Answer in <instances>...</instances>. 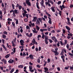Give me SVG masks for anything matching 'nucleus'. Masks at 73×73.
Instances as JSON below:
<instances>
[{"mask_svg": "<svg viewBox=\"0 0 73 73\" xmlns=\"http://www.w3.org/2000/svg\"><path fill=\"white\" fill-rule=\"evenodd\" d=\"M20 42L21 45H22L23 46H24V40H21L20 41Z\"/></svg>", "mask_w": 73, "mask_h": 73, "instance_id": "obj_1", "label": "nucleus"}, {"mask_svg": "<svg viewBox=\"0 0 73 73\" xmlns=\"http://www.w3.org/2000/svg\"><path fill=\"white\" fill-rule=\"evenodd\" d=\"M51 9L53 12H55V7H51Z\"/></svg>", "mask_w": 73, "mask_h": 73, "instance_id": "obj_2", "label": "nucleus"}, {"mask_svg": "<svg viewBox=\"0 0 73 73\" xmlns=\"http://www.w3.org/2000/svg\"><path fill=\"white\" fill-rule=\"evenodd\" d=\"M60 7L61 9V11H62V10H63V9L65 8L64 5H62V6H60Z\"/></svg>", "mask_w": 73, "mask_h": 73, "instance_id": "obj_3", "label": "nucleus"}, {"mask_svg": "<svg viewBox=\"0 0 73 73\" xmlns=\"http://www.w3.org/2000/svg\"><path fill=\"white\" fill-rule=\"evenodd\" d=\"M8 62L10 64H13V62H14V60L11 59L10 60H9Z\"/></svg>", "mask_w": 73, "mask_h": 73, "instance_id": "obj_4", "label": "nucleus"}, {"mask_svg": "<svg viewBox=\"0 0 73 73\" xmlns=\"http://www.w3.org/2000/svg\"><path fill=\"white\" fill-rule=\"evenodd\" d=\"M26 3L27 5H29V6H31V3L30 2V1H26Z\"/></svg>", "mask_w": 73, "mask_h": 73, "instance_id": "obj_5", "label": "nucleus"}, {"mask_svg": "<svg viewBox=\"0 0 73 73\" xmlns=\"http://www.w3.org/2000/svg\"><path fill=\"white\" fill-rule=\"evenodd\" d=\"M33 18L34 19L32 21L33 22H36V20L37 19V18L36 17H34Z\"/></svg>", "mask_w": 73, "mask_h": 73, "instance_id": "obj_6", "label": "nucleus"}, {"mask_svg": "<svg viewBox=\"0 0 73 73\" xmlns=\"http://www.w3.org/2000/svg\"><path fill=\"white\" fill-rule=\"evenodd\" d=\"M23 17H25V16H26L27 18V19H28V15L27 14H26L24 13H23Z\"/></svg>", "mask_w": 73, "mask_h": 73, "instance_id": "obj_7", "label": "nucleus"}, {"mask_svg": "<svg viewBox=\"0 0 73 73\" xmlns=\"http://www.w3.org/2000/svg\"><path fill=\"white\" fill-rule=\"evenodd\" d=\"M13 51V52H12L11 53V54H13L15 53V50H16V48H13V49H12Z\"/></svg>", "mask_w": 73, "mask_h": 73, "instance_id": "obj_8", "label": "nucleus"}, {"mask_svg": "<svg viewBox=\"0 0 73 73\" xmlns=\"http://www.w3.org/2000/svg\"><path fill=\"white\" fill-rule=\"evenodd\" d=\"M48 18L49 19L48 23L50 24H52V21H51V20H52V19L49 17H48Z\"/></svg>", "mask_w": 73, "mask_h": 73, "instance_id": "obj_9", "label": "nucleus"}, {"mask_svg": "<svg viewBox=\"0 0 73 73\" xmlns=\"http://www.w3.org/2000/svg\"><path fill=\"white\" fill-rule=\"evenodd\" d=\"M44 0L40 2V4L41 6H44Z\"/></svg>", "mask_w": 73, "mask_h": 73, "instance_id": "obj_10", "label": "nucleus"}, {"mask_svg": "<svg viewBox=\"0 0 73 73\" xmlns=\"http://www.w3.org/2000/svg\"><path fill=\"white\" fill-rule=\"evenodd\" d=\"M36 6L38 9H40V7H39V4L38 3V2H37L36 3Z\"/></svg>", "mask_w": 73, "mask_h": 73, "instance_id": "obj_11", "label": "nucleus"}, {"mask_svg": "<svg viewBox=\"0 0 73 73\" xmlns=\"http://www.w3.org/2000/svg\"><path fill=\"white\" fill-rule=\"evenodd\" d=\"M44 72H45V73H46V72H47V71H48V68H46V67H45L44 68Z\"/></svg>", "mask_w": 73, "mask_h": 73, "instance_id": "obj_12", "label": "nucleus"}, {"mask_svg": "<svg viewBox=\"0 0 73 73\" xmlns=\"http://www.w3.org/2000/svg\"><path fill=\"white\" fill-rule=\"evenodd\" d=\"M33 32H34V33H37L38 32H37V31H36V30L35 29V28H34V30H32Z\"/></svg>", "mask_w": 73, "mask_h": 73, "instance_id": "obj_13", "label": "nucleus"}, {"mask_svg": "<svg viewBox=\"0 0 73 73\" xmlns=\"http://www.w3.org/2000/svg\"><path fill=\"white\" fill-rule=\"evenodd\" d=\"M29 57L31 58V59H33L34 58L33 57V55L32 54H30L29 55Z\"/></svg>", "mask_w": 73, "mask_h": 73, "instance_id": "obj_14", "label": "nucleus"}, {"mask_svg": "<svg viewBox=\"0 0 73 73\" xmlns=\"http://www.w3.org/2000/svg\"><path fill=\"white\" fill-rule=\"evenodd\" d=\"M12 24L13 27H14V28H15L16 27V26H15V23L13 22H12Z\"/></svg>", "mask_w": 73, "mask_h": 73, "instance_id": "obj_15", "label": "nucleus"}, {"mask_svg": "<svg viewBox=\"0 0 73 73\" xmlns=\"http://www.w3.org/2000/svg\"><path fill=\"white\" fill-rule=\"evenodd\" d=\"M29 25L31 27L32 25L33 27H34V26H35V23H31V24H29Z\"/></svg>", "mask_w": 73, "mask_h": 73, "instance_id": "obj_16", "label": "nucleus"}, {"mask_svg": "<svg viewBox=\"0 0 73 73\" xmlns=\"http://www.w3.org/2000/svg\"><path fill=\"white\" fill-rule=\"evenodd\" d=\"M2 46V47H3V48L5 50H7V48H6V47H5V46H4V45H3V44H2L1 45Z\"/></svg>", "mask_w": 73, "mask_h": 73, "instance_id": "obj_17", "label": "nucleus"}, {"mask_svg": "<svg viewBox=\"0 0 73 73\" xmlns=\"http://www.w3.org/2000/svg\"><path fill=\"white\" fill-rule=\"evenodd\" d=\"M66 29L68 30V31H70V27H69L68 26H66L65 27Z\"/></svg>", "mask_w": 73, "mask_h": 73, "instance_id": "obj_18", "label": "nucleus"}, {"mask_svg": "<svg viewBox=\"0 0 73 73\" xmlns=\"http://www.w3.org/2000/svg\"><path fill=\"white\" fill-rule=\"evenodd\" d=\"M44 12H45L46 14V15H47L49 17H50V14H49V13L46 12V10H45Z\"/></svg>", "mask_w": 73, "mask_h": 73, "instance_id": "obj_19", "label": "nucleus"}, {"mask_svg": "<svg viewBox=\"0 0 73 73\" xmlns=\"http://www.w3.org/2000/svg\"><path fill=\"white\" fill-rule=\"evenodd\" d=\"M15 20L16 21V24L17 25L19 24V21H18V19H15Z\"/></svg>", "mask_w": 73, "mask_h": 73, "instance_id": "obj_20", "label": "nucleus"}, {"mask_svg": "<svg viewBox=\"0 0 73 73\" xmlns=\"http://www.w3.org/2000/svg\"><path fill=\"white\" fill-rule=\"evenodd\" d=\"M36 30L37 31H39L40 29V27L37 25L36 26Z\"/></svg>", "mask_w": 73, "mask_h": 73, "instance_id": "obj_21", "label": "nucleus"}, {"mask_svg": "<svg viewBox=\"0 0 73 73\" xmlns=\"http://www.w3.org/2000/svg\"><path fill=\"white\" fill-rule=\"evenodd\" d=\"M2 61L4 62V64H6V62H7V61L4 59L2 60Z\"/></svg>", "mask_w": 73, "mask_h": 73, "instance_id": "obj_22", "label": "nucleus"}, {"mask_svg": "<svg viewBox=\"0 0 73 73\" xmlns=\"http://www.w3.org/2000/svg\"><path fill=\"white\" fill-rule=\"evenodd\" d=\"M66 44H67V40H65L64 42V45H66Z\"/></svg>", "mask_w": 73, "mask_h": 73, "instance_id": "obj_23", "label": "nucleus"}, {"mask_svg": "<svg viewBox=\"0 0 73 73\" xmlns=\"http://www.w3.org/2000/svg\"><path fill=\"white\" fill-rule=\"evenodd\" d=\"M44 27H43L42 28H46L47 27V25L45 23L44 24Z\"/></svg>", "mask_w": 73, "mask_h": 73, "instance_id": "obj_24", "label": "nucleus"}, {"mask_svg": "<svg viewBox=\"0 0 73 73\" xmlns=\"http://www.w3.org/2000/svg\"><path fill=\"white\" fill-rule=\"evenodd\" d=\"M10 55H11V54H7L6 56H5V57L6 58H8L9 57Z\"/></svg>", "mask_w": 73, "mask_h": 73, "instance_id": "obj_25", "label": "nucleus"}, {"mask_svg": "<svg viewBox=\"0 0 73 73\" xmlns=\"http://www.w3.org/2000/svg\"><path fill=\"white\" fill-rule=\"evenodd\" d=\"M38 20L39 21H40L41 23V21H42V19L41 18H38Z\"/></svg>", "mask_w": 73, "mask_h": 73, "instance_id": "obj_26", "label": "nucleus"}, {"mask_svg": "<svg viewBox=\"0 0 73 73\" xmlns=\"http://www.w3.org/2000/svg\"><path fill=\"white\" fill-rule=\"evenodd\" d=\"M2 37L3 38L5 39L6 38V35L4 34L2 35Z\"/></svg>", "mask_w": 73, "mask_h": 73, "instance_id": "obj_27", "label": "nucleus"}, {"mask_svg": "<svg viewBox=\"0 0 73 73\" xmlns=\"http://www.w3.org/2000/svg\"><path fill=\"white\" fill-rule=\"evenodd\" d=\"M14 70H15V68H13L10 71V72L11 73H13V72H14Z\"/></svg>", "mask_w": 73, "mask_h": 73, "instance_id": "obj_28", "label": "nucleus"}, {"mask_svg": "<svg viewBox=\"0 0 73 73\" xmlns=\"http://www.w3.org/2000/svg\"><path fill=\"white\" fill-rule=\"evenodd\" d=\"M23 65H19L18 67L19 68H23Z\"/></svg>", "mask_w": 73, "mask_h": 73, "instance_id": "obj_29", "label": "nucleus"}, {"mask_svg": "<svg viewBox=\"0 0 73 73\" xmlns=\"http://www.w3.org/2000/svg\"><path fill=\"white\" fill-rule=\"evenodd\" d=\"M40 23V22L39 20H37V21L36 22V24H39Z\"/></svg>", "mask_w": 73, "mask_h": 73, "instance_id": "obj_30", "label": "nucleus"}, {"mask_svg": "<svg viewBox=\"0 0 73 73\" xmlns=\"http://www.w3.org/2000/svg\"><path fill=\"white\" fill-rule=\"evenodd\" d=\"M14 12L15 13H18L17 12V9H15L14 11Z\"/></svg>", "mask_w": 73, "mask_h": 73, "instance_id": "obj_31", "label": "nucleus"}, {"mask_svg": "<svg viewBox=\"0 0 73 73\" xmlns=\"http://www.w3.org/2000/svg\"><path fill=\"white\" fill-rule=\"evenodd\" d=\"M26 29H28L29 30H30V27L28 26H26Z\"/></svg>", "mask_w": 73, "mask_h": 73, "instance_id": "obj_32", "label": "nucleus"}, {"mask_svg": "<svg viewBox=\"0 0 73 73\" xmlns=\"http://www.w3.org/2000/svg\"><path fill=\"white\" fill-rule=\"evenodd\" d=\"M52 39L53 40H54L56 38V37L54 36H53V37H52Z\"/></svg>", "mask_w": 73, "mask_h": 73, "instance_id": "obj_33", "label": "nucleus"}, {"mask_svg": "<svg viewBox=\"0 0 73 73\" xmlns=\"http://www.w3.org/2000/svg\"><path fill=\"white\" fill-rule=\"evenodd\" d=\"M47 63H49L50 62V59L49 58H48L47 59Z\"/></svg>", "mask_w": 73, "mask_h": 73, "instance_id": "obj_34", "label": "nucleus"}, {"mask_svg": "<svg viewBox=\"0 0 73 73\" xmlns=\"http://www.w3.org/2000/svg\"><path fill=\"white\" fill-rule=\"evenodd\" d=\"M48 36H45V40H48Z\"/></svg>", "mask_w": 73, "mask_h": 73, "instance_id": "obj_35", "label": "nucleus"}, {"mask_svg": "<svg viewBox=\"0 0 73 73\" xmlns=\"http://www.w3.org/2000/svg\"><path fill=\"white\" fill-rule=\"evenodd\" d=\"M33 68V67L31 66H29V70H32V69Z\"/></svg>", "mask_w": 73, "mask_h": 73, "instance_id": "obj_36", "label": "nucleus"}, {"mask_svg": "<svg viewBox=\"0 0 73 73\" xmlns=\"http://www.w3.org/2000/svg\"><path fill=\"white\" fill-rule=\"evenodd\" d=\"M61 58L62 59H65V56H64L63 55L61 56Z\"/></svg>", "mask_w": 73, "mask_h": 73, "instance_id": "obj_37", "label": "nucleus"}, {"mask_svg": "<svg viewBox=\"0 0 73 73\" xmlns=\"http://www.w3.org/2000/svg\"><path fill=\"white\" fill-rule=\"evenodd\" d=\"M42 38H44V37H45V36H46V35H45L43 33H42Z\"/></svg>", "mask_w": 73, "mask_h": 73, "instance_id": "obj_38", "label": "nucleus"}, {"mask_svg": "<svg viewBox=\"0 0 73 73\" xmlns=\"http://www.w3.org/2000/svg\"><path fill=\"white\" fill-rule=\"evenodd\" d=\"M56 52H54V53H55V55H58L59 53H58V52H57V51H55Z\"/></svg>", "mask_w": 73, "mask_h": 73, "instance_id": "obj_39", "label": "nucleus"}, {"mask_svg": "<svg viewBox=\"0 0 73 73\" xmlns=\"http://www.w3.org/2000/svg\"><path fill=\"white\" fill-rule=\"evenodd\" d=\"M22 35H21V34H20V35H18L17 36V38H19V37H22Z\"/></svg>", "mask_w": 73, "mask_h": 73, "instance_id": "obj_40", "label": "nucleus"}, {"mask_svg": "<svg viewBox=\"0 0 73 73\" xmlns=\"http://www.w3.org/2000/svg\"><path fill=\"white\" fill-rule=\"evenodd\" d=\"M47 40H45V44H48V41H47Z\"/></svg>", "mask_w": 73, "mask_h": 73, "instance_id": "obj_41", "label": "nucleus"}, {"mask_svg": "<svg viewBox=\"0 0 73 73\" xmlns=\"http://www.w3.org/2000/svg\"><path fill=\"white\" fill-rule=\"evenodd\" d=\"M7 46H8V47L9 48V49H11V46L10 45H9L8 46V44H7Z\"/></svg>", "mask_w": 73, "mask_h": 73, "instance_id": "obj_42", "label": "nucleus"}, {"mask_svg": "<svg viewBox=\"0 0 73 73\" xmlns=\"http://www.w3.org/2000/svg\"><path fill=\"white\" fill-rule=\"evenodd\" d=\"M36 41L35 40V39H33V40L32 41V43L34 44H35V42Z\"/></svg>", "mask_w": 73, "mask_h": 73, "instance_id": "obj_43", "label": "nucleus"}, {"mask_svg": "<svg viewBox=\"0 0 73 73\" xmlns=\"http://www.w3.org/2000/svg\"><path fill=\"white\" fill-rule=\"evenodd\" d=\"M68 54L70 55V56H72L73 57V54L70 53H68Z\"/></svg>", "mask_w": 73, "mask_h": 73, "instance_id": "obj_44", "label": "nucleus"}, {"mask_svg": "<svg viewBox=\"0 0 73 73\" xmlns=\"http://www.w3.org/2000/svg\"><path fill=\"white\" fill-rule=\"evenodd\" d=\"M59 14L60 16H61V13H62V12L61 11H59Z\"/></svg>", "mask_w": 73, "mask_h": 73, "instance_id": "obj_45", "label": "nucleus"}, {"mask_svg": "<svg viewBox=\"0 0 73 73\" xmlns=\"http://www.w3.org/2000/svg\"><path fill=\"white\" fill-rule=\"evenodd\" d=\"M7 33H7V32L5 31L4 32H3V34H4V35H7Z\"/></svg>", "mask_w": 73, "mask_h": 73, "instance_id": "obj_46", "label": "nucleus"}, {"mask_svg": "<svg viewBox=\"0 0 73 73\" xmlns=\"http://www.w3.org/2000/svg\"><path fill=\"white\" fill-rule=\"evenodd\" d=\"M61 1H59L57 3L58 5H60V4H61Z\"/></svg>", "mask_w": 73, "mask_h": 73, "instance_id": "obj_47", "label": "nucleus"}, {"mask_svg": "<svg viewBox=\"0 0 73 73\" xmlns=\"http://www.w3.org/2000/svg\"><path fill=\"white\" fill-rule=\"evenodd\" d=\"M40 31L41 32H44V29H40Z\"/></svg>", "mask_w": 73, "mask_h": 73, "instance_id": "obj_48", "label": "nucleus"}, {"mask_svg": "<svg viewBox=\"0 0 73 73\" xmlns=\"http://www.w3.org/2000/svg\"><path fill=\"white\" fill-rule=\"evenodd\" d=\"M12 5L13 9H15V5L13 4H12Z\"/></svg>", "mask_w": 73, "mask_h": 73, "instance_id": "obj_49", "label": "nucleus"}, {"mask_svg": "<svg viewBox=\"0 0 73 73\" xmlns=\"http://www.w3.org/2000/svg\"><path fill=\"white\" fill-rule=\"evenodd\" d=\"M70 7L71 8H72L73 7V5L71 4L70 6Z\"/></svg>", "mask_w": 73, "mask_h": 73, "instance_id": "obj_50", "label": "nucleus"}, {"mask_svg": "<svg viewBox=\"0 0 73 73\" xmlns=\"http://www.w3.org/2000/svg\"><path fill=\"white\" fill-rule=\"evenodd\" d=\"M35 50L36 52H38V49L37 47L36 48Z\"/></svg>", "mask_w": 73, "mask_h": 73, "instance_id": "obj_51", "label": "nucleus"}, {"mask_svg": "<svg viewBox=\"0 0 73 73\" xmlns=\"http://www.w3.org/2000/svg\"><path fill=\"white\" fill-rule=\"evenodd\" d=\"M16 37L15 38V39L13 40V41L14 42H16Z\"/></svg>", "mask_w": 73, "mask_h": 73, "instance_id": "obj_52", "label": "nucleus"}, {"mask_svg": "<svg viewBox=\"0 0 73 73\" xmlns=\"http://www.w3.org/2000/svg\"><path fill=\"white\" fill-rule=\"evenodd\" d=\"M68 21V23H67V24L68 25H70L71 24V23L70 22V21Z\"/></svg>", "mask_w": 73, "mask_h": 73, "instance_id": "obj_53", "label": "nucleus"}, {"mask_svg": "<svg viewBox=\"0 0 73 73\" xmlns=\"http://www.w3.org/2000/svg\"><path fill=\"white\" fill-rule=\"evenodd\" d=\"M50 3H51L52 4H53V2L52 1H51V0H50Z\"/></svg>", "mask_w": 73, "mask_h": 73, "instance_id": "obj_54", "label": "nucleus"}, {"mask_svg": "<svg viewBox=\"0 0 73 73\" xmlns=\"http://www.w3.org/2000/svg\"><path fill=\"white\" fill-rule=\"evenodd\" d=\"M7 21H12V19H11L10 18H9L8 19H7Z\"/></svg>", "mask_w": 73, "mask_h": 73, "instance_id": "obj_55", "label": "nucleus"}, {"mask_svg": "<svg viewBox=\"0 0 73 73\" xmlns=\"http://www.w3.org/2000/svg\"><path fill=\"white\" fill-rule=\"evenodd\" d=\"M2 42H3V44H4L5 43V42H4V40L2 39Z\"/></svg>", "mask_w": 73, "mask_h": 73, "instance_id": "obj_56", "label": "nucleus"}, {"mask_svg": "<svg viewBox=\"0 0 73 73\" xmlns=\"http://www.w3.org/2000/svg\"><path fill=\"white\" fill-rule=\"evenodd\" d=\"M13 16H14V17H15L16 16V15H15V12H13Z\"/></svg>", "mask_w": 73, "mask_h": 73, "instance_id": "obj_57", "label": "nucleus"}, {"mask_svg": "<svg viewBox=\"0 0 73 73\" xmlns=\"http://www.w3.org/2000/svg\"><path fill=\"white\" fill-rule=\"evenodd\" d=\"M32 36V33H30V35H29V37H31Z\"/></svg>", "mask_w": 73, "mask_h": 73, "instance_id": "obj_58", "label": "nucleus"}, {"mask_svg": "<svg viewBox=\"0 0 73 73\" xmlns=\"http://www.w3.org/2000/svg\"><path fill=\"white\" fill-rule=\"evenodd\" d=\"M36 66L37 68H40V66L39 65H36Z\"/></svg>", "mask_w": 73, "mask_h": 73, "instance_id": "obj_59", "label": "nucleus"}, {"mask_svg": "<svg viewBox=\"0 0 73 73\" xmlns=\"http://www.w3.org/2000/svg\"><path fill=\"white\" fill-rule=\"evenodd\" d=\"M23 56H26V54H25V52H23Z\"/></svg>", "mask_w": 73, "mask_h": 73, "instance_id": "obj_60", "label": "nucleus"}, {"mask_svg": "<svg viewBox=\"0 0 73 73\" xmlns=\"http://www.w3.org/2000/svg\"><path fill=\"white\" fill-rule=\"evenodd\" d=\"M62 31H63V33H65V29H63Z\"/></svg>", "mask_w": 73, "mask_h": 73, "instance_id": "obj_61", "label": "nucleus"}, {"mask_svg": "<svg viewBox=\"0 0 73 73\" xmlns=\"http://www.w3.org/2000/svg\"><path fill=\"white\" fill-rule=\"evenodd\" d=\"M55 51H56V52L57 51V50H58V48H55Z\"/></svg>", "mask_w": 73, "mask_h": 73, "instance_id": "obj_62", "label": "nucleus"}, {"mask_svg": "<svg viewBox=\"0 0 73 73\" xmlns=\"http://www.w3.org/2000/svg\"><path fill=\"white\" fill-rule=\"evenodd\" d=\"M64 53V51H62L61 52V53L60 54V55L61 56V55H63V54Z\"/></svg>", "mask_w": 73, "mask_h": 73, "instance_id": "obj_63", "label": "nucleus"}, {"mask_svg": "<svg viewBox=\"0 0 73 73\" xmlns=\"http://www.w3.org/2000/svg\"><path fill=\"white\" fill-rule=\"evenodd\" d=\"M57 69H58V71H60V67H58L57 68Z\"/></svg>", "mask_w": 73, "mask_h": 73, "instance_id": "obj_64", "label": "nucleus"}]
</instances>
